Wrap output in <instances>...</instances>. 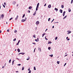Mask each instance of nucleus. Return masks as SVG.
Segmentation results:
<instances>
[{
  "mask_svg": "<svg viewBox=\"0 0 73 73\" xmlns=\"http://www.w3.org/2000/svg\"><path fill=\"white\" fill-rule=\"evenodd\" d=\"M39 21H37L36 22V25H38V24H39Z\"/></svg>",
  "mask_w": 73,
  "mask_h": 73,
  "instance_id": "obj_1",
  "label": "nucleus"
},
{
  "mask_svg": "<svg viewBox=\"0 0 73 73\" xmlns=\"http://www.w3.org/2000/svg\"><path fill=\"white\" fill-rule=\"evenodd\" d=\"M20 42V40H19L18 41V42L17 43L16 45H19V42Z\"/></svg>",
  "mask_w": 73,
  "mask_h": 73,
  "instance_id": "obj_2",
  "label": "nucleus"
},
{
  "mask_svg": "<svg viewBox=\"0 0 73 73\" xmlns=\"http://www.w3.org/2000/svg\"><path fill=\"white\" fill-rule=\"evenodd\" d=\"M66 12L65 11H64L63 13V16H65V14L66 13Z\"/></svg>",
  "mask_w": 73,
  "mask_h": 73,
  "instance_id": "obj_3",
  "label": "nucleus"
},
{
  "mask_svg": "<svg viewBox=\"0 0 73 73\" xmlns=\"http://www.w3.org/2000/svg\"><path fill=\"white\" fill-rule=\"evenodd\" d=\"M18 17H19V16L17 15L16 18L15 19V20H17V19H18Z\"/></svg>",
  "mask_w": 73,
  "mask_h": 73,
  "instance_id": "obj_4",
  "label": "nucleus"
},
{
  "mask_svg": "<svg viewBox=\"0 0 73 73\" xmlns=\"http://www.w3.org/2000/svg\"><path fill=\"white\" fill-rule=\"evenodd\" d=\"M48 7L49 8H51V5H48Z\"/></svg>",
  "mask_w": 73,
  "mask_h": 73,
  "instance_id": "obj_5",
  "label": "nucleus"
},
{
  "mask_svg": "<svg viewBox=\"0 0 73 73\" xmlns=\"http://www.w3.org/2000/svg\"><path fill=\"white\" fill-rule=\"evenodd\" d=\"M59 11L61 13H62V9H60Z\"/></svg>",
  "mask_w": 73,
  "mask_h": 73,
  "instance_id": "obj_6",
  "label": "nucleus"
},
{
  "mask_svg": "<svg viewBox=\"0 0 73 73\" xmlns=\"http://www.w3.org/2000/svg\"><path fill=\"white\" fill-rule=\"evenodd\" d=\"M3 17H4V14H2L1 15V18L3 19Z\"/></svg>",
  "mask_w": 73,
  "mask_h": 73,
  "instance_id": "obj_7",
  "label": "nucleus"
},
{
  "mask_svg": "<svg viewBox=\"0 0 73 73\" xmlns=\"http://www.w3.org/2000/svg\"><path fill=\"white\" fill-rule=\"evenodd\" d=\"M68 12H70L71 11V9H70L69 8L68 9Z\"/></svg>",
  "mask_w": 73,
  "mask_h": 73,
  "instance_id": "obj_8",
  "label": "nucleus"
},
{
  "mask_svg": "<svg viewBox=\"0 0 73 73\" xmlns=\"http://www.w3.org/2000/svg\"><path fill=\"white\" fill-rule=\"evenodd\" d=\"M44 35H45V33H44L42 35V37H43L44 36Z\"/></svg>",
  "mask_w": 73,
  "mask_h": 73,
  "instance_id": "obj_9",
  "label": "nucleus"
},
{
  "mask_svg": "<svg viewBox=\"0 0 73 73\" xmlns=\"http://www.w3.org/2000/svg\"><path fill=\"white\" fill-rule=\"evenodd\" d=\"M25 20H24V19H23L21 20V22H24V21H25Z\"/></svg>",
  "mask_w": 73,
  "mask_h": 73,
  "instance_id": "obj_10",
  "label": "nucleus"
},
{
  "mask_svg": "<svg viewBox=\"0 0 73 73\" xmlns=\"http://www.w3.org/2000/svg\"><path fill=\"white\" fill-rule=\"evenodd\" d=\"M32 7L31 6L29 7V9H32Z\"/></svg>",
  "mask_w": 73,
  "mask_h": 73,
  "instance_id": "obj_11",
  "label": "nucleus"
},
{
  "mask_svg": "<svg viewBox=\"0 0 73 73\" xmlns=\"http://www.w3.org/2000/svg\"><path fill=\"white\" fill-rule=\"evenodd\" d=\"M69 31V32L68 33V35L70 34V33H71V32L70 31Z\"/></svg>",
  "mask_w": 73,
  "mask_h": 73,
  "instance_id": "obj_12",
  "label": "nucleus"
},
{
  "mask_svg": "<svg viewBox=\"0 0 73 73\" xmlns=\"http://www.w3.org/2000/svg\"><path fill=\"white\" fill-rule=\"evenodd\" d=\"M17 50H18V52H20V49H19V48H18Z\"/></svg>",
  "mask_w": 73,
  "mask_h": 73,
  "instance_id": "obj_13",
  "label": "nucleus"
},
{
  "mask_svg": "<svg viewBox=\"0 0 73 73\" xmlns=\"http://www.w3.org/2000/svg\"><path fill=\"white\" fill-rule=\"evenodd\" d=\"M55 10L56 11H58V9H57L56 8H55Z\"/></svg>",
  "mask_w": 73,
  "mask_h": 73,
  "instance_id": "obj_14",
  "label": "nucleus"
},
{
  "mask_svg": "<svg viewBox=\"0 0 73 73\" xmlns=\"http://www.w3.org/2000/svg\"><path fill=\"white\" fill-rule=\"evenodd\" d=\"M51 43H52V42H51V41H50L48 43V44H51Z\"/></svg>",
  "mask_w": 73,
  "mask_h": 73,
  "instance_id": "obj_15",
  "label": "nucleus"
},
{
  "mask_svg": "<svg viewBox=\"0 0 73 73\" xmlns=\"http://www.w3.org/2000/svg\"><path fill=\"white\" fill-rule=\"evenodd\" d=\"M66 17H67V15L64 18H63V19H66Z\"/></svg>",
  "mask_w": 73,
  "mask_h": 73,
  "instance_id": "obj_16",
  "label": "nucleus"
},
{
  "mask_svg": "<svg viewBox=\"0 0 73 73\" xmlns=\"http://www.w3.org/2000/svg\"><path fill=\"white\" fill-rule=\"evenodd\" d=\"M30 58L29 57H28V58L27 59V60H29Z\"/></svg>",
  "mask_w": 73,
  "mask_h": 73,
  "instance_id": "obj_17",
  "label": "nucleus"
},
{
  "mask_svg": "<svg viewBox=\"0 0 73 73\" xmlns=\"http://www.w3.org/2000/svg\"><path fill=\"white\" fill-rule=\"evenodd\" d=\"M61 7L62 8H64V6L63 5H62L61 6Z\"/></svg>",
  "mask_w": 73,
  "mask_h": 73,
  "instance_id": "obj_18",
  "label": "nucleus"
},
{
  "mask_svg": "<svg viewBox=\"0 0 73 73\" xmlns=\"http://www.w3.org/2000/svg\"><path fill=\"white\" fill-rule=\"evenodd\" d=\"M36 12H35L33 14V15L34 16H35V15H36Z\"/></svg>",
  "mask_w": 73,
  "mask_h": 73,
  "instance_id": "obj_19",
  "label": "nucleus"
},
{
  "mask_svg": "<svg viewBox=\"0 0 73 73\" xmlns=\"http://www.w3.org/2000/svg\"><path fill=\"white\" fill-rule=\"evenodd\" d=\"M13 4H14V5H15V4H16V2H14L13 3Z\"/></svg>",
  "mask_w": 73,
  "mask_h": 73,
  "instance_id": "obj_20",
  "label": "nucleus"
},
{
  "mask_svg": "<svg viewBox=\"0 0 73 73\" xmlns=\"http://www.w3.org/2000/svg\"><path fill=\"white\" fill-rule=\"evenodd\" d=\"M25 17V14L23 15L22 17V18H23V17Z\"/></svg>",
  "mask_w": 73,
  "mask_h": 73,
  "instance_id": "obj_21",
  "label": "nucleus"
},
{
  "mask_svg": "<svg viewBox=\"0 0 73 73\" xmlns=\"http://www.w3.org/2000/svg\"><path fill=\"white\" fill-rule=\"evenodd\" d=\"M53 54H52L51 55H50L49 56H50L51 57H53Z\"/></svg>",
  "mask_w": 73,
  "mask_h": 73,
  "instance_id": "obj_22",
  "label": "nucleus"
},
{
  "mask_svg": "<svg viewBox=\"0 0 73 73\" xmlns=\"http://www.w3.org/2000/svg\"><path fill=\"white\" fill-rule=\"evenodd\" d=\"M16 38H14V39H13V41H16Z\"/></svg>",
  "mask_w": 73,
  "mask_h": 73,
  "instance_id": "obj_23",
  "label": "nucleus"
},
{
  "mask_svg": "<svg viewBox=\"0 0 73 73\" xmlns=\"http://www.w3.org/2000/svg\"><path fill=\"white\" fill-rule=\"evenodd\" d=\"M4 5H7V4L5 2L4 3Z\"/></svg>",
  "mask_w": 73,
  "mask_h": 73,
  "instance_id": "obj_24",
  "label": "nucleus"
},
{
  "mask_svg": "<svg viewBox=\"0 0 73 73\" xmlns=\"http://www.w3.org/2000/svg\"><path fill=\"white\" fill-rule=\"evenodd\" d=\"M57 63L58 64H60V62L57 61Z\"/></svg>",
  "mask_w": 73,
  "mask_h": 73,
  "instance_id": "obj_25",
  "label": "nucleus"
},
{
  "mask_svg": "<svg viewBox=\"0 0 73 73\" xmlns=\"http://www.w3.org/2000/svg\"><path fill=\"white\" fill-rule=\"evenodd\" d=\"M73 0H72L71 4H72V3H73Z\"/></svg>",
  "mask_w": 73,
  "mask_h": 73,
  "instance_id": "obj_26",
  "label": "nucleus"
},
{
  "mask_svg": "<svg viewBox=\"0 0 73 73\" xmlns=\"http://www.w3.org/2000/svg\"><path fill=\"white\" fill-rule=\"evenodd\" d=\"M24 69V67H22V70H23Z\"/></svg>",
  "mask_w": 73,
  "mask_h": 73,
  "instance_id": "obj_27",
  "label": "nucleus"
},
{
  "mask_svg": "<svg viewBox=\"0 0 73 73\" xmlns=\"http://www.w3.org/2000/svg\"><path fill=\"white\" fill-rule=\"evenodd\" d=\"M9 63H11V59H10V60H9Z\"/></svg>",
  "mask_w": 73,
  "mask_h": 73,
  "instance_id": "obj_28",
  "label": "nucleus"
},
{
  "mask_svg": "<svg viewBox=\"0 0 73 73\" xmlns=\"http://www.w3.org/2000/svg\"><path fill=\"white\" fill-rule=\"evenodd\" d=\"M4 8H5V6L4 5V4H2Z\"/></svg>",
  "mask_w": 73,
  "mask_h": 73,
  "instance_id": "obj_29",
  "label": "nucleus"
},
{
  "mask_svg": "<svg viewBox=\"0 0 73 73\" xmlns=\"http://www.w3.org/2000/svg\"><path fill=\"white\" fill-rule=\"evenodd\" d=\"M34 70H36V67L35 66L34 67Z\"/></svg>",
  "mask_w": 73,
  "mask_h": 73,
  "instance_id": "obj_30",
  "label": "nucleus"
},
{
  "mask_svg": "<svg viewBox=\"0 0 73 73\" xmlns=\"http://www.w3.org/2000/svg\"><path fill=\"white\" fill-rule=\"evenodd\" d=\"M13 19V18H10V19H9V20L10 21V20H12V19Z\"/></svg>",
  "mask_w": 73,
  "mask_h": 73,
  "instance_id": "obj_31",
  "label": "nucleus"
},
{
  "mask_svg": "<svg viewBox=\"0 0 73 73\" xmlns=\"http://www.w3.org/2000/svg\"><path fill=\"white\" fill-rule=\"evenodd\" d=\"M50 18H49L48 19V21H50Z\"/></svg>",
  "mask_w": 73,
  "mask_h": 73,
  "instance_id": "obj_32",
  "label": "nucleus"
},
{
  "mask_svg": "<svg viewBox=\"0 0 73 73\" xmlns=\"http://www.w3.org/2000/svg\"><path fill=\"white\" fill-rule=\"evenodd\" d=\"M33 37H35V38H36V36H35V35H33Z\"/></svg>",
  "mask_w": 73,
  "mask_h": 73,
  "instance_id": "obj_33",
  "label": "nucleus"
},
{
  "mask_svg": "<svg viewBox=\"0 0 73 73\" xmlns=\"http://www.w3.org/2000/svg\"><path fill=\"white\" fill-rule=\"evenodd\" d=\"M48 49H49V50H50V47H49L48 48Z\"/></svg>",
  "mask_w": 73,
  "mask_h": 73,
  "instance_id": "obj_34",
  "label": "nucleus"
},
{
  "mask_svg": "<svg viewBox=\"0 0 73 73\" xmlns=\"http://www.w3.org/2000/svg\"><path fill=\"white\" fill-rule=\"evenodd\" d=\"M17 32V30H15L14 31L15 33H16Z\"/></svg>",
  "mask_w": 73,
  "mask_h": 73,
  "instance_id": "obj_35",
  "label": "nucleus"
},
{
  "mask_svg": "<svg viewBox=\"0 0 73 73\" xmlns=\"http://www.w3.org/2000/svg\"><path fill=\"white\" fill-rule=\"evenodd\" d=\"M31 73V70H30V71H29L28 73Z\"/></svg>",
  "mask_w": 73,
  "mask_h": 73,
  "instance_id": "obj_36",
  "label": "nucleus"
},
{
  "mask_svg": "<svg viewBox=\"0 0 73 73\" xmlns=\"http://www.w3.org/2000/svg\"><path fill=\"white\" fill-rule=\"evenodd\" d=\"M27 18L26 17H25V21H27Z\"/></svg>",
  "mask_w": 73,
  "mask_h": 73,
  "instance_id": "obj_37",
  "label": "nucleus"
},
{
  "mask_svg": "<svg viewBox=\"0 0 73 73\" xmlns=\"http://www.w3.org/2000/svg\"><path fill=\"white\" fill-rule=\"evenodd\" d=\"M57 37H56L55 38V40H57Z\"/></svg>",
  "mask_w": 73,
  "mask_h": 73,
  "instance_id": "obj_38",
  "label": "nucleus"
},
{
  "mask_svg": "<svg viewBox=\"0 0 73 73\" xmlns=\"http://www.w3.org/2000/svg\"><path fill=\"white\" fill-rule=\"evenodd\" d=\"M66 65V63H65L64 64V66H65Z\"/></svg>",
  "mask_w": 73,
  "mask_h": 73,
  "instance_id": "obj_39",
  "label": "nucleus"
},
{
  "mask_svg": "<svg viewBox=\"0 0 73 73\" xmlns=\"http://www.w3.org/2000/svg\"><path fill=\"white\" fill-rule=\"evenodd\" d=\"M46 36L45 37V38L46 39V40H47L48 39H47L46 38Z\"/></svg>",
  "mask_w": 73,
  "mask_h": 73,
  "instance_id": "obj_40",
  "label": "nucleus"
},
{
  "mask_svg": "<svg viewBox=\"0 0 73 73\" xmlns=\"http://www.w3.org/2000/svg\"><path fill=\"white\" fill-rule=\"evenodd\" d=\"M39 50H40V52H41V48H39Z\"/></svg>",
  "mask_w": 73,
  "mask_h": 73,
  "instance_id": "obj_41",
  "label": "nucleus"
},
{
  "mask_svg": "<svg viewBox=\"0 0 73 73\" xmlns=\"http://www.w3.org/2000/svg\"><path fill=\"white\" fill-rule=\"evenodd\" d=\"M35 41H36L37 42V41H38V40H37V39H35Z\"/></svg>",
  "mask_w": 73,
  "mask_h": 73,
  "instance_id": "obj_42",
  "label": "nucleus"
},
{
  "mask_svg": "<svg viewBox=\"0 0 73 73\" xmlns=\"http://www.w3.org/2000/svg\"><path fill=\"white\" fill-rule=\"evenodd\" d=\"M37 10H38V8L36 7V11H37Z\"/></svg>",
  "mask_w": 73,
  "mask_h": 73,
  "instance_id": "obj_43",
  "label": "nucleus"
},
{
  "mask_svg": "<svg viewBox=\"0 0 73 73\" xmlns=\"http://www.w3.org/2000/svg\"><path fill=\"white\" fill-rule=\"evenodd\" d=\"M37 5L38 6H39V3H38L37 4Z\"/></svg>",
  "mask_w": 73,
  "mask_h": 73,
  "instance_id": "obj_44",
  "label": "nucleus"
},
{
  "mask_svg": "<svg viewBox=\"0 0 73 73\" xmlns=\"http://www.w3.org/2000/svg\"><path fill=\"white\" fill-rule=\"evenodd\" d=\"M28 12H29V13H30V12H31V11L29 10H28Z\"/></svg>",
  "mask_w": 73,
  "mask_h": 73,
  "instance_id": "obj_45",
  "label": "nucleus"
},
{
  "mask_svg": "<svg viewBox=\"0 0 73 73\" xmlns=\"http://www.w3.org/2000/svg\"><path fill=\"white\" fill-rule=\"evenodd\" d=\"M18 66H20V65H21V64H18Z\"/></svg>",
  "mask_w": 73,
  "mask_h": 73,
  "instance_id": "obj_46",
  "label": "nucleus"
},
{
  "mask_svg": "<svg viewBox=\"0 0 73 73\" xmlns=\"http://www.w3.org/2000/svg\"><path fill=\"white\" fill-rule=\"evenodd\" d=\"M54 19H53V20L52 21L51 23H52L53 21H54Z\"/></svg>",
  "mask_w": 73,
  "mask_h": 73,
  "instance_id": "obj_47",
  "label": "nucleus"
},
{
  "mask_svg": "<svg viewBox=\"0 0 73 73\" xmlns=\"http://www.w3.org/2000/svg\"><path fill=\"white\" fill-rule=\"evenodd\" d=\"M25 54V53H22V55H24V54Z\"/></svg>",
  "mask_w": 73,
  "mask_h": 73,
  "instance_id": "obj_48",
  "label": "nucleus"
},
{
  "mask_svg": "<svg viewBox=\"0 0 73 73\" xmlns=\"http://www.w3.org/2000/svg\"><path fill=\"white\" fill-rule=\"evenodd\" d=\"M70 40V38H68L67 39V41H68V40Z\"/></svg>",
  "mask_w": 73,
  "mask_h": 73,
  "instance_id": "obj_49",
  "label": "nucleus"
},
{
  "mask_svg": "<svg viewBox=\"0 0 73 73\" xmlns=\"http://www.w3.org/2000/svg\"><path fill=\"white\" fill-rule=\"evenodd\" d=\"M46 4L45 3L44 5V6H46Z\"/></svg>",
  "mask_w": 73,
  "mask_h": 73,
  "instance_id": "obj_50",
  "label": "nucleus"
},
{
  "mask_svg": "<svg viewBox=\"0 0 73 73\" xmlns=\"http://www.w3.org/2000/svg\"><path fill=\"white\" fill-rule=\"evenodd\" d=\"M9 30H8V29L7 30V32H9Z\"/></svg>",
  "mask_w": 73,
  "mask_h": 73,
  "instance_id": "obj_51",
  "label": "nucleus"
},
{
  "mask_svg": "<svg viewBox=\"0 0 73 73\" xmlns=\"http://www.w3.org/2000/svg\"><path fill=\"white\" fill-rule=\"evenodd\" d=\"M37 41H38V38L37 39Z\"/></svg>",
  "mask_w": 73,
  "mask_h": 73,
  "instance_id": "obj_52",
  "label": "nucleus"
},
{
  "mask_svg": "<svg viewBox=\"0 0 73 73\" xmlns=\"http://www.w3.org/2000/svg\"><path fill=\"white\" fill-rule=\"evenodd\" d=\"M36 8H38V6H37H37H36Z\"/></svg>",
  "mask_w": 73,
  "mask_h": 73,
  "instance_id": "obj_53",
  "label": "nucleus"
},
{
  "mask_svg": "<svg viewBox=\"0 0 73 73\" xmlns=\"http://www.w3.org/2000/svg\"><path fill=\"white\" fill-rule=\"evenodd\" d=\"M28 70H29V71H30V69L29 68V69H28Z\"/></svg>",
  "mask_w": 73,
  "mask_h": 73,
  "instance_id": "obj_54",
  "label": "nucleus"
},
{
  "mask_svg": "<svg viewBox=\"0 0 73 73\" xmlns=\"http://www.w3.org/2000/svg\"><path fill=\"white\" fill-rule=\"evenodd\" d=\"M33 44H34L35 45H36V43H33Z\"/></svg>",
  "mask_w": 73,
  "mask_h": 73,
  "instance_id": "obj_55",
  "label": "nucleus"
},
{
  "mask_svg": "<svg viewBox=\"0 0 73 73\" xmlns=\"http://www.w3.org/2000/svg\"><path fill=\"white\" fill-rule=\"evenodd\" d=\"M36 49V48H35V49H34V52H35V50Z\"/></svg>",
  "mask_w": 73,
  "mask_h": 73,
  "instance_id": "obj_56",
  "label": "nucleus"
},
{
  "mask_svg": "<svg viewBox=\"0 0 73 73\" xmlns=\"http://www.w3.org/2000/svg\"><path fill=\"white\" fill-rule=\"evenodd\" d=\"M17 7H18L19 6V4H17Z\"/></svg>",
  "mask_w": 73,
  "mask_h": 73,
  "instance_id": "obj_57",
  "label": "nucleus"
},
{
  "mask_svg": "<svg viewBox=\"0 0 73 73\" xmlns=\"http://www.w3.org/2000/svg\"><path fill=\"white\" fill-rule=\"evenodd\" d=\"M22 53H19V54H22Z\"/></svg>",
  "mask_w": 73,
  "mask_h": 73,
  "instance_id": "obj_58",
  "label": "nucleus"
},
{
  "mask_svg": "<svg viewBox=\"0 0 73 73\" xmlns=\"http://www.w3.org/2000/svg\"><path fill=\"white\" fill-rule=\"evenodd\" d=\"M16 73H18L19 72V71H16Z\"/></svg>",
  "mask_w": 73,
  "mask_h": 73,
  "instance_id": "obj_59",
  "label": "nucleus"
},
{
  "mask_svg": "<svg viewBox=\"0 0 73 73\" xmlns=\"http://www.w3.org/2000/svg\"><path fill=\"white\" fill-rule=\"evenodd\" d=\"M1 15H0V20H1Z\"/></svg>",
  "mask_w": 73,
  "mask_h": 73,
  "instance_id": "obj_60",
  "label": "nucleus"
},
{
  "mask_svg": "<svg viewBox=\"0 0 73 73\" xmlns=\"http://www.w3.org/2000/svg\"><path fill=\"white\" fill-rule=\"evenodd\" d=\"M6 66V64H5L4 66Z\"/></svg>",
  "mask_w": 73,
  "mask_h": 73,
  "instance_id": "obj_61",
  "label": "nucleus"
},
{
  "mask_svg": "<svg viewBox=\"0 0 73 73\" xmlns=\"http://www.w3.org/2000/svg\"><path fill=\"white\" fill-rule=\"evenodd\" d=\"M0 33H1V31H0Z\"/></svg>",
  "mask_w": 73,
  "mask_h": 73,
  "instance_id": "obj_62",
  "label": "nucleus"
},
{
  "mask_svg": "<svg viewBox=\"0 0 73 73\" xmlns=\"http://www.w3.org/2000/svg\"><path fill=\"white\" fill-rule=\"evenodd\" d=\"M14 60L13 61L12 63H14Z\"/></svg>",
  "mask_w": 73,
  "mask_h": 73,
  "instance_id": "obj_63",
  "label": "nucleus"
},
{
  "mask_svg": "<svg viewBox=\"0 0 73 73\" xmlns=\"http://www.w3.org/2000/svg\"><path fill=\"white\" fill-rule=\"evenodd\" d=\"M52 28H54V26H52Z\"/></svg>",
  "mask_w": 73,
  "mask_h": 73,
  "instance_id": "obj_64",
  "label": "nucleus"
}]
</instances>
